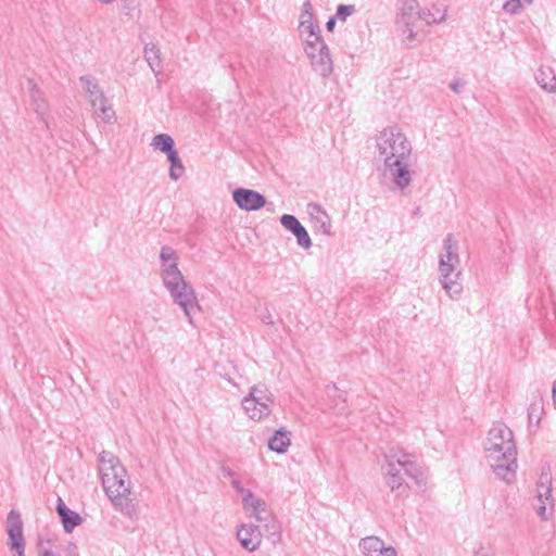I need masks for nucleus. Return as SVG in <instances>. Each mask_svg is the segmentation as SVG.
<instances>
[{
    "mask_svg": "<svg viewBox=\"0 0 556 556\" xmlns=\"http://www.w3.org/2000/svg\"><path fill=\"white\" fill-rule=\"evenodd\" d=\"M413 147L397 126L383 128L376 137V161L396 188L404 190L412 182Z\"/></svg>",
    "mask_w": 556,
    "mask_h": 556,
    "instance_id": "obj_1",
    "label": "nucleus"
},
{
    "mask_svg": "<svg viewBox=\"0 0 556 556\" xmlns=\"http://www.w3.org/2000/svg\"><path fill=\"white\" fill-rule=\"evenodd\" d=\"M421 22L427 26L443 23L447 17V7L443 4L433 3L429 8L420 9L419 14Z\"/></svg>",
    "mask_w": 556,
    "mask_h": 556,
    "instance_id": "obj_21",
    "label": "nucleus"
},
{
    "mask_svg": "<svg viewBox=\"0 0 556 556\" xmlns=\"http://www.w3.org/2000/svg\"><path fill=\"white\" fill-rule=\"evenodd\" d=\"M164 287L168 291L173 302L182 309L188 321L193 325L192 311L194 308L200 309L199 300L193 287L185 277L164 283Z\"/></svg>",
    "mask_w": 556,
    "mask_h": 556,
    "instance_id": "obj_7",
    "label": "nucleus"
},
{
    "mask_svg": "<svg viewBox=\"0 0 556 556\" xmlns=\"http://www.w3.org/2000/svg\"><path fill=\"white\" fill-rule=\"evenodd\" d=\"M151 146L153 149L166 153V155L175 150L174 140L167 134L155 135L152 139Z\"/></svg>",
    "mask_w": 556,
    "mask_h": 556,
    "instance_id": "obj_30",
    "label": "nucleus"
},
{
    "mask_svg": "<svg viewBox=\"0 0 556 556\" xmlns=\"http://www.w3.org/2000/svg\"><path fill=\"white\" fill-rule=\"evenodd\" d=\"M463 87H464V84H463V83H460L458 79H455V80H453V81L450 84V88H451L454 92H456V93L460 92V91H462V89H463Z\"/></svg>",
    "mask_w": 556,
    "mask_h": 556,
    "instance_id": "obj_38",
    "label": "nucleus"
},
{
    "mask_svg": "<svg viewBox=\"0 0 556 556\" xmlns=\"http://www.w3.org/2000/svg\"><path fill=\"white\" fill-rule=\"evenodd\" d=\"M56 511L61 517L62 525L66 533H71L77 526L83 522L80 515L74 510H71L64 504L61 497L58 498Z\"/></svg>",
    "mask_w": 556,
    "mask_h": 556,
    "instance_id": "obj_20",
    "label": "nucleus"
},
{
    "mask_svg": "<svg viewBox=\"0 0 556 556\" xmlns=\"http://www.w3.org/2000/svg\"><path fill=\"white\" fill-rule=\"evenodd\" d=\"M291 445V433L285 428L278 429L268 440L269 450L283 454Z\"/></svg>",
    "mask_w": 556,
    "mask_h": 556,
    "instance_id": "obj_24",
    "label": "nucleus"
},
{
    "mask_svg": "<svg viewBox=\"0 0 556 556\" xmlns=\"http://www.w3.org/2000/svg\"><path fill=\"white\" fill-rule=\"evenodd\" d=\"M301 39L303 40L304 46L305 45H320V42H324V39L320 35V29L318 31H314L312 34L302 36Z\"/></svg>",
    "mask_w": 556,
    "mask_h": 556,
    "instance_id": "obj_36",
    "label": "nucleus"
},
{
    "mask_svg": "<svg viewBox=\"0 0 556 556\" xmlns=\"http://www.w3.org/2000/svg\"><path fill=\"white\" fill-rule=\"evenodd\" d=\"M236 534L240 545L248 552H255L262 544L263 534L256 525L241 523L237 527Z\"/></svg>",
    "mask_w": 556,
    "mask_h": 556,
    "instance_id": "obj_12",
    "label": "nucleus"
},
{
    "mask_svg": "<svg viewBox=\"0 0 556 556\" xmlns=\"http://www.w3.org/2000/svg\"><path fill=\"white\" fill-rule=\"evenodd\" d=\"M458 265L454 264H439V281L451 299H458L463 286L459 282L460 271L457 269Z\"/></svg>",
    "mask_w": 556,
    "mask_h": 556,
    "instance_id": "obj_9",
    "label": "nucleus"
},
{
    "mask_svg": "<svg viewBox=\"0 0 556 556\" xmlns=\"http://www.w3.org/2000/svg\"><path fill=\"white\" fill-rule=\"evenodd\" d=\"M307 207L315 224V227L323 233L330 235L331 222L326 211L317 203H309Z\"/></svg>",
    "mask_w": 556,
    "mask_h": 556,
    "instance_id": "obj_23",
    "label": "nucleus"
},
{
    "mask_svg": "<svg viewBox=\"0 0 556 556\" xmlns=\"http://www.w3.org/2000/svg\"><path fill=\"white\" fill-rule=\"evenodd\" d=\"M38 556H54V554L50 548H47L40 544Z\"/></svg>",
    "mask_w": 556,
    "mask_h": 556,
    "instance_id": "obj_39",
    "label": "nucleus"
},
{
    "mask_svg": "<svg viewBox=\"0 0 556 556\" xmlns=\"http://www.w3.org/2000/svg\"><path fill=\"white\" fill-rule=\"evenodd\" d=\"M97 1L101 4L109 5V4H112L113 2H115L116 0H97Z\"/></svg>",
    "mask_w": 556,
    "mask_h": 556,
    "instance_id": "obj_44",
    "label": "nucleus"
},
{
    "mask_svg": "<svg viewBox=\"0 0 556 556\" xmlns=\"http://www.w3.org/2000/svg\"><path fill=\"white\" fill-rule=\"evenodd\" d=\"M20 515L14 510L9 514V542L8 545L11 549L25 547V540L23 535V527Z\"/></svg>",
    "mask_w": 556,
    "mask_h": 556,
    "instance_id": "obj_19",
    "label": "nucleus"
},
{
    "mask_svg": "<svg viewBox=\"0 0 556 556\" xmlns=\"http://www.w3.org/2000/svg\"><path fill=\"white\" fill-rule=\"evenodd\" d=\"M403 468H387V484L396 497H407L409 484L406 482Z\"/></svg>",
    "mask_w": 556,
    "mask_h": 556,
    "instance_id": "obj_15",
    "label": "nucleus"
},
{
    "mask_svg": "<svg viewBox=\"0 0 556 556\" xmlns=\"http://www.w3.org/2000/svg\"><path fill=\"white\" fill-rule=\"evenodd\" d=\"M281 225L289 231H291L296 238V243L304 250H308L312 247V240L307 230L302 226L294 215L285 214L280 217Z\"/></svg>",
    "mask_w": 556,
    "mask_h": 556,
    "instance_id": "obj_14",
    "label": "nucleus"
},
{
    "mask_svg": "<svg viewBox=\"0 0 556 556\" xmlns=\"http://www.w3.org/2000/svg\"><path fill=\"white\" fill-rule=\"evenodd\" d=\"M534 406H535V404H532V405L530 406V408H529V413H528V415H529V420H530V421H532V420H533V418H534V417H536V416H535V414L533 413V412H534Z\"/></svg>",
    "mask_w": 556,
    "mask_h": 556,
    "instance_id": "obj_42",
    "label": "nucleus"
},
{
    "mask_svg": "<svg viewBox=\"0 0 556 556\" xmlns=\"http://www.w3.org/2000/svg\"><path fill=\"white\" fill-rule=\"evenodd\" d=\"M473 556H492L491 553L483 546L479 547Z\"/></svg>",
    "mask_w": 556,
    "mask_h": 556,
    "instance_id": "obj_40",
    "label": "nucleus"
},
{
    "mask_svg": "<svg viewBox=\"0 0 556 556\" xmlns=\"http://www.w3.org/2000/svg\"><path fill=\"white\" fill-rule=\"evenodd\" d=\"M231 486L241 496L242 509L248 517L254 518L257 522L263 523L268 531L273 530L271 534L279 538L280 530L276 522L275 516L264 498L256 495L250 489L243 486L242 482L233 478Z\"/></svg>",
    "mask_w": 556,
    "mask_h": 556,
    "instance_id": "obj_4",
    "label": "nucleus"
},
{
    "mask_svg": "<svg viewBox=\"0 0 556 556\" xmlns=\"http://www.w3.org/2000/svg\"><path fill=\"white\" fill-rule=\"evenodd\" d=\"M311 17H315L314 13H313L312 3H311V0H305L303 3V11L300 15V18H311Z\"/></svg>",
    "mask_w": 556,
    "mask_h": 556,
    "instance_id": "obj_37",
    "label": "nucleus"
},
{
    "mask_svg": "<svg viewBox=\"0 0 556 556\" xmlns=\"http://www.w3.org/2000/svg\"><path fill=\"white\" fill-rule=\"evenodd\" d=\"M68 556H78L77 553L70 554Z\"/></svg>",
    "mask_w": 556,
    "mask_h": 556,
    "instance_id": "obj_46",
    "label": "nucleus"
},
{
    "mask_svg": "<svg viewBox=\"0 0 556 556\" xmlns=\"http://www.w3.org/2000/svg\"><path fill=\"white\" fill-rule=\"evenodd\" d=\"M24 549H25V547L13 548L12 551L15 552L14 556H24Z\"/></svg>",
    "mask_w": 556,
    "mask_h": 556,
    "instance_id": "obj_43",
    "label": "nucleus"
},
{
    "mask_svg": "<svg viewBox=\"0 0 556 556\" xmlns=\"http://www.w3.org/2000/svg\"><path fill=\"white\" fill-rule=\"evenodd\" d=\"M99 473L109 498H119L121 495L131 494L127 470L111 452L102 451L99 454Z\"/></svg>",
    "mask_w": 556,
    "mask_h": 556,
    "instance_id": "obj_3",
    "label": "nucleus"
},
{
    "mask_svg": "<svg viewBox=\"0 0 556 556\" xmlns=\"http://www.w3.org/2000/svg\"><path fill=\"white\" fill-rule=\"evenodd\" d=\"M484 457L500 479L510 483L517 470V445L511 429L495 422L483 441Z\"/></svg>",
    "mask_w": 556,
    "mask_h": 556,
    "instance_id": "obj_2",
    "label": "nucleus"
},
{
    "mask_svg": "<svg viewBox=\"0 0 556 556\" xmlns=\"http://www.w3.org/2000/svg\"><path fill=\"white\" fill-rule=\"evenodd\" d=\"M319 29H320L319 25H318L317 21L315 20V17L300 18V23H299L300 37L305 36L307 34H312L314 31H318Z\"/></svg>",
    "mask_w": 556,
    "mask_h": 556,
    "instance_id": "obj_34",
    "label": "nucleus"
},
{
    "mask_svg": "<svg viewBox=\"0 0 556 556\" xmlns=\"http://www.w3.org/2000/svg\"><path fill=\"white\" fill-rule=\"evenodd\" d=\"M129 495H121L119 498H110L116 509L129 518L138 516V505L128 500Z\"/></svg>",
    "mask_w": 556,
    "mask_h": 556,
    "instance_id": "obj_27",
    "label": "nucleus"
},
{
    "mask_svg": "<svg viewBox=\"0 0 556 556\" xmlns=\"http://www.w3.org/2000/svg\"><path fill=\"white\" fill-rule=\"evenodd\" d=\"M421 18L419 15H412L410 18H397L396 28L404 42L407 45L418 40Z\"/></svg>",
    "mask_w": 556,
    "mask_h": 556,
    "instance_id": "obj_16",
    "label": "nucleus"
},
{
    "mask_svg": "<svg viewBox=\"0 0 556 556\" xmlns=\"http://www.w3.org/2000/svg\"><path fill=\"white\" fill-rule=\"evenodd\" d=\"M553 401L556 406V380L554 381V384H553Z\"/></svg>",
    "mask_w": 556,
    "mask_h": 556,
    "instance_id": "obj_45",
    "label": "nucleus"
},
{
    "mask_svg": "<svg viewBox=\"0 0 556 556\" xmlns=\"http://www.w3.org/2000/svg\"><path fill=\"white\" fill-rule=\"evenodd\" d=\"M533 0H507L503 3V11L509 15H517L530 7Z\"/></svg>",
    "mask_w": 556,
    "mask_h": 556,
    "instance_id": "obj_31",
    "label": "nucleus"
},
{
    "mask_svg": "<svg viewBox=\"0 0 556 556\" xmlns=\"http://www.w3.org/2000/svg\"><path fill=\"white\" fill-rule=\"evenodd\" d=\"M401 9L397 18H410L412 15H419V2L418 0H400Z\"/></svg>",
    "mask_w": 556,
    "mask_h": 556,
    "instance_id": "obj_32",
    "label": "nucleus"
},
{
    "mask_svg": "<svg viewBox=\"0 0 556 556\" xmlns=\"http://www.w3.org/2000/svg\"><path fill=\"white\" fill-rule=\"evenodd\" d=\"M444 252L439 256V264H454L459 265V255L457 242L453 235H447L444 239Z\"/></svg>",
    "mask_w": 556,
    "mask_h": 556,
    "instance_id": "obj_25",
    "label": "nucleus"
},
{
    "mask_svg": "<svg viewBox=\"0 0 556 556\" xmlns=\"http://www.w3.org/2000/svg\"><path fill=\"white\" fill-rule=\"evenodd\" d=\"M96 115L105 124H114L116 122V114L111 105L108 104V99L103 97L101 102H98L97 109H93Z\"/></svg>",
    "mask_w": 556,
    "mask_h": 556,
    "instance_id": "obj_28",
    "label": "nucleus"
},
{
    "mask_svg": "<svg viewBox=\"0 0 556 556\" xmlns=\"http://www.w3.org/2000/svg\"><path fill=\"white\" fill-rule=\"evenodd\" d=\"M235 203L243 211H257L266 204V199L252 189L238 188L232 192Z\"/></svg>",
    "mask_w": 556,
    "mask_h": 556,
    "instance_id": "obj_13",
    "label": "nucleus"
},
{
    "mask_svg": "<svg viewBox=\"0 0 556 556\" xmlns=\"http://www.w3.org/2000/svg\"><path fill=\"white\" fill-rule=\"evenodd\" d=\"M358 548L363 556H399L396 549L377 535H368L359 540Z\"/></svg>",
    "mask_w": 556,
    "mask_h": 556,
    "instance_id": "obj_11",
    "label": "nucleus"
},
{
    "mask_svg": "<svg viewBox=\"0 0 556 556\" xmlns=\"http://www.w3.org/2000/svg\"><path fill=\"white\" fill-rule=\"evenodd\" d=\"M387 468H403L404 473L418 489H424L428 483V471L421 466L413 454L401 447H391L386 454Z\"/></svg>",
    "mask_w": 556,
    "mask_h": 556,
    "instance_id": "obj_5",
    "label": "nucleus"
},
{
    "mask_svg": "<svg viewBox=\"0 0 556 556\" xmlns=\"http://www.w3.org/2000/svg\"><path fill=\"white\" fill-rule=\"evenodd\" d=\"M161 277L163 285L185 277L178 268L177 252L170 247H162L160 252Z\"/></svg>",
    "mask_w": 556,
    "mask_h": 556,
    "instance_id": "obj_10",
    "label": "nucleus"
},
{
    "mask_svg": "<svg viewBox=\"0 0 556 556\" xmlns=\"http://www.w3.org/2000/svg\"><path fill=\"white\" fill-rule=\"evenodd\" d=\"M79 81L84 91L88 96L90 104L93 109H97L98 102H101L103 97H105L103 91L100 89L97 79L90 75H84L79 78Z\"/></svg>",
    "mask_w": 556,
    "mask_h": 556,
    "instance_id": "obj_22",
    "label": "nucleus"
},
{
    "mask_svg": "<svg viewBox=\"0 0 556 556\" xmlns=\"http://www.w3.org/2000/svg\"><path fill=\"white\" fill-rule=\"evenodd\" d=\"M144 59L153 72L160 67V49L155 45H147L144 47Z\"/></svg>",
    "mask_w": 556,
    "mask_h": 556,
    "instance_id": "obj_33",
    "label": "nucleus"
},
{
    "mask_svg": "<svg viewBox=\"0 0 556 556\" xmlns=\"http://www.w3.org/2000/svg\"><path fill=\"white\" fill-rule=\"evenodd\" d=\"M275 405V397L265 384H256L242 399V408L247 416L254 421L268 418Z\"/></svg>",
    "mask_w": 556,
    "mask_h": 556,
    "instance_id": "obj_6",
    "label": "nucleus"
},
{
    "mask_svg": "<svg viewBox=\"0 0 556 556\" xmlns=\"http://www.w3.org/2000/svg\"><path fill=\"white\" fill-rule=\"evenodd\" d=\"M336 18H337L336 16H334V17H331V18L327 22L326 27H327V29H328L329 31H331V30L333 29V27H334V25H336Z\"/></svg>",
    "mask_w": 556,
    "mask_h": 556,
    "instance_id": "obj_41",
    "label": "nucleus"
},
{
    "mask_svg": "<svg viewBox=\"0 0 556 556\" xmlns=\"http://www.w3.org/2000/svg\"><path fill=\"white\" fill-rule=\"evenodd\" d=\"M167 160L170 163L168 173L170 179L178 180L185 173V166L182 164L181 159L178 155V152L174 150L173 152L168 153Z\"/></svg>",
    "mask_w": 556,
    "mask_h": 556,
    "instance_id": "obj_29",
    "label": "nucleus"
},
{
    "mask_svg": "<svg viewBox=\"0 0 556 556\" xmlns=\"http://www.w3.org/2000/svg\"><path fill=\"white\" fill-rule=\"evenodd\" d=\"M304 51L309 59L313 70L323 77H328L333 71V63L327 45H305Z\"/></svg>",
    "mask_w": 556,
    "mask_h": 556,
    "instance_id": "obj_8",
    "label": "nucleus"
},
{
    "mask_svg": "<svg viewBox=\"0 0 556 556\" xmlns=\"http://www.w3.org/2000/svg\"><path fill=\"white\" fill-rule=\"evenodd\" d=\"M354 12L355 7L353 4H340L337 9L336 17L345 21Z\"/></svg>",
    "mask_w": 556,
    "mask_h": 556,
    "instance_id": "obj_35",
    "label": "nucleus"
},
{
    "mask_svg": "<svg viewBox=\"0 0 556 556\" xmlns=\"http://www.w3.org/2000/svg\"><path fill=\"white\" fill-rule=\"evenodd\" d=\"M536 83L548 93L556 92V74L549 66H541L535 75Z\"/></svg>",
    "mask_w": 556,
    "mask_h": 556,
    "instance_id": "obj_26",
    "label": "nucleus"
},
{
    "mask_svg": "<svg viewBox=\"0 0 556 556\" xmlns=\"http://www.w3.org/2000/svg\"><path fill=\"white\" fill-rule=\"evenodd\" d=\"M30 105L33 111L37 114L38 118L46 125V127H49V116H50V106L45 98L43 92L34 85L30 88Z\"/></svg>",
    "mask_w": 556,
    "mask_h": 556,
    "instance_id": "obj_18",
    "label": "nucleus"
},
{
    "mask_svg": "<svg viewBox=\"0 0 556 556\" xmlns=\"http://www.w3.org/2000/svg\"><path fill=\"white\" fill-rule=\"evenodd\" d=\"M534 507L538 516L542 520H547L549 518L551 511L554 507L551 483L547 485L542 483L538 486L536 504Z\"/></svg>",
    "mask_w": 556,
    "mask_h": 556,
    "instance_id": "obj_17",
    "label": "nucleus"
}]
</instances>
